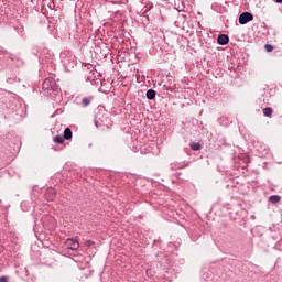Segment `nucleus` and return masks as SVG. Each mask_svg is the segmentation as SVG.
Returning a JSON list of instances; mask_svg holds the SVG:
<instances>
[{
  "mask_svg": "<svg viewBox=\"0 0 282 282\" xmlns=\"http://www.w3.org/2000/svg\"><path fill=\"white\" fill-rule=\"evenodd\" d=\"M61 63L63 67L69 72L70 69H74V66L76 65V56L69 53V51L61 53Z\"/></svg>",
  "mask_w": 282,
  "mask_h": 282,
  "instance_id": "f257e3e1",
  "label": "nucleus"
},
{
  "mask_svg": "<svg viewBox=\"0 0 282 282\" xmlns=\"http://www.w3.org/2000/svg\"><path fill=\"white\" fill-rule=\"evenodd\" d=\"M254 20V15L250 12H242L239 15V23L240 25H246V23H250V21Z\"/></svg>",
  "mask_w": 282,
  "mask_h": 282,
  "instance_id": "f03ea898",
  "label": "nucleus"
},
{
  "mask_svg": "<svg viewBox=\"0 0 282 282\" xmlns=\"http://www.w3.org/2000/svg\"><path fill=\"white\" fill-rule=\"evenodd\" d=\"M65 245L68 250H78V248H80V242L74 238H67Z\"/></svg>",
  "mask_w": 282,
  "mask_h": 282,
  "instance_id": "7ed1b4c3",
  "label": "nucleus"
},
{
  "mask_svg": "<svg viewBox=\"0 0 282 282\" xmlns=\"http://www.w3.org/2000/svg\"><path fill=\"white\" fill-rule=\"evenodd\" d=\"M230 37L227 34H220L217 37L218 45H228Z\"/></svg>",
  "mask_w": 282,
  "mask_h": 282,
  "instance_id": "20e7f679",
  "label": "nucleus"
},
{
  "mask_svg": "<svg viewBox=\"0 0 282 282\" xmlns=\"http://www.w3.org/2000/svg\"><path fill=\"white\" fill-rule=\"evenodd\" d=\"M54 85V79L52 78H46L43 84H42V88L43 89H52V86Z\"/></svg>",
  "mask_w": 282,
  "mask_h": 282,
  "instance_id": "39448f33",
  "label": "nucleus"
},
{
  "mask_svg": "<svg viewBox=\"0 0 282 282\" xmlns=\"http://www.w3.org/2000/svg\"><path fill=\"white\" fill-rule=\"evenodd\" d=\"M145 98H148V100H155V90L154 89L147 90Z\"/></svg>",
  "mask_w": 282,
  "mask_h": 282,
  "instance_id": "423d86ee",
  "label": "nucleus"
},
{
  "mask_svg": "<svg viewBox=\"0 0 282 282\" xmlns=\"http://www.w3.org/2000/svg\"><path fill=\"white\" fill-rule=\"evenodd\" d=\"M91 100H94V97H84L82 99V106L89 107L91 105Z\"/></svg>",
  "mask_w": 282,
  "mask_h": 282,
  "instance_id": "0eeeda50",
  "label": "nucleus"
},
{
  "mask_svg": "<svg viewBox=\"0 0 282 282\" xmlns=\"http://www.w3.org/2000/svg\"><path fill=\"white\" fill-rule=\"evenodd\" d=\"M72 135H73L72 129L65 128L63 138L65 140H72Z\"/></svg>",
  "mask_w": 282,
  "mask_h": 282,
  "instance_id": "6e6552de",
  "label": "nucleus"
},
{
  "mask_svg": "<svg viewBox=\"0 0 282 282\" xmlns=\"http://www.w3.org/2000/svg\"><path fill=\"white\" fill-rule=\"evenodd\" d=\"M272 113H274V110L270 107H267L263 109V116H265V118H272Z\"/></svg>",
  "mask_w": 282,
  "mask_h": 282,
  "instance_id": "1a4fd4ad",
  "label": "nucleus"
},
{
  "mask_svg": "<svg viewBox=\"0 0 282 282\" xmlns=\"http://www.w3.org/2000/svg\"><path fill=\"white\" fill-rule=\"evenodd\" d=\"M269 202H270L271 204H279V202H281V196H279V195L270 196V197H269Z\"/></svg>",
  "mask_w": 282,
  "mask_h": 282,
  "instance_id": "9d476101",
  "label": "nucleus"
},
{
  "mask_svg": "<svg viewBox=\"0 0 282 282\" xmlns=\"http://www.w3.org/2000/svg\"><path fill=\"white\" fill-rule=\"evenodd\" d=\"M53 142H55V144H63V142H65V139L62 135H55Z\"/></svg>",
  "mask_w": 282,
  "mask_h": 282,
  "instance_id": "9b49d317",
  "label": "nucleus"
},
{
  "mask_svg": "<svg viewBox=\"0 0 282 282\" xmlns=\"http://www.w3.org/2000/svg\"><path fill=\"white\" fill-rule=\"evenodd\" d=\"M189 148L192 149V151H199L202 150V144L193 142L189 144Z\"/></svg>",
  "mask_w": 282,
  "mask_h": 282,
  "instance_id": "f8f14e48",
  "label": "nucleus"
},
{
  "mask_svg": "<svg viewBox=\"0 0 282 282\" xmlns=\"http://www.w3.org/2000/svg\"><path fill=\"white\" fill-rule=\"evenodd\" d=\"M264 50L265 52H272L274 50V46L272 44H265Z\"/></svg>",
  "mask_w": 282,
  "mask_h": 282,
  "instance_id": "ddd939ff",
  "label": "nucleus"
},
{
  "mask_svg": "<svg viewBox=\"0 0 282 282\" xmlns=\"http://www.w3.org/2000/svg\"><path fill=\"white\" fill-rule=\"evenodd\" d=\"M0 282H8V278L6 276L0 278Z\"/></svg>",
  "mask_w": 282,
  "mask_h": 282,
  "instance_id": "4468645a",
  "label": "nucleus"
},
{
  "mask_svg": "<svg viewBox=\"0 0 282 282\" xmlns=\"http://www.w3.org/2000/svg\"><path fill=\"white\" fill-rule=\"evenodd\" d=\"M186 166H188V163L187 164H183V165H180L178 169H186Z\"/></svg>",
  "mask_w": 282,
  "mask_h": 282,
  "instance_id": "2eb2a0df",
  "label": "nucleus"
},
{
  "mask_svg": "<svg viewBox=\"0 0 282 282\" xmlns=\"http://www.w3.org/2000/svg\"><path fill=\"white\" fill-rule=\"evenodd\" d=\"M275 3H282V0H275Z\"/></svg>",
  "mask_w": 282,
  "mask_h": 282,
  "instance_id": "dca6fc26",
  "label": "nucleus"
},
{
  "mask_svg": "<svg viewBox=\"0 0 282 282\" xmlns=\"http://www.w3.org/2000/svg\"><path fill=\"white\" fill-rule=\"evenodd\" d=\"M95 124H96V127H98V120H95Z\"/></svg>",
  "mask_w": 282,
  "mask_h": 282,
  "instance_id": "f3484780",
  "label": "nucleus"
},
{
  "mask_svg": "<svg viewBox=\"0 0 282 282\" xmlns=\"http://www.w3.org/2000/svg\"><path fill=\"white\" fill-rule=\"evenodd\" d=\"M251 219H257V217L254 215L251 216Z\"/></svg>",
  "mask_w": 282,
  "mask_h": 282,
  "instance_id": "a211bd4d",
  "label": "nucleus"
}]
</instances>
